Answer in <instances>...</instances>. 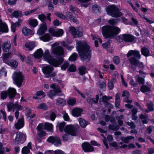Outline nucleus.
<instances>
[{
    "instance_id": "obj_60",
    "label": "nucleus",
    "mask_w": 154,
    "mask_h": 154,
    "mask_svg": "<svg viewBox=\"0 0 154 154\" xmlns=\"http://www.w3.org/2000/svg\"><path fill=\"white\" fill-rule=\"evenodd\" d=\"M76 102V100L75 99H69L68 101V103L70 105H72L74 104Z\"/></svg>"
},
{
    "instance_id": "obj_43",
    "label": "nucleus",
    "mask_w": 154,
    "mask_h": 154,
    "mask_svg": "<svg viewBox=\"0 0 154 154\" xmlns=\"http://www.w3.org/2000/svg\"><path fill=\"white\" fill-rule=\"evenodd\" d=\"M140 90L143 93L149 92L150 90L149 88L145 85H143L141 87Z\"/></svg>"
},
{
    "instance_id": "obj_44",
    "label": "nucleus",
    "mask_w": 154,
    "mask_h": 154,
    "mask_svg": "<svg viewBox=\"0 0 154 154\" xmlns=\"http://www.w3.org/2000/svg\"><path fill=\"white\" fill-rule=\"evenodd\" d=\"M25 46L30 50H32L35 47L34 44L33 43H26L25 44Z\"/></svg>"
},
{
    "instance_id": "obj_32",
    "label": "nucleus",
    "mask_w": 154,
    "mask_h": 154,
    "mask_svg": "<svg viewBox=\"0 0 154 154\" xmlns=\"http://www.w3.org/2000/svg\"><path fill=\"white\" fill-rule=\"evenodd\" d=\"M43 53L42 51L41 48H40L35 52L34 54V57L37 58H40L42 56Z\"/></svg>"
},
{
    "instance_id": "obj_16",
    "label": "nucleus",
    "mask_w": 154,
    "mask_h": 154,
    "mask_svg": "<svg viewBox=\"0 0 154 154\" xmlns=\"http://www.w3.org/2000/svg\"><path fill=\"white\" fill-rule=\"evenodd\" d=\"M69 32L74 36L77 35L79 37H81L82 35V32L79 29H75L74 27H72L70 28Z\"/></svg>"
},
{
    "instance_id": "obj_63",
    "label": "nucleus",
    "mask_w": 154,
    "mask_h": 154,
    "mask_svg": "<svg viewBox=\"0 0 154 154\" xmlns=\"http://www.w3.org/2000/svg\"><path fill=\"white\" fill-rule=\"evenodd\" d=\"M113 60L114 63L117 64H119L120 62L119 58L117 56L114 57L113 58Z\"/></svg>"
},
{
    "instance_id": "obj_28",
    "label": "nucleus",
    "mask_w": 154,
    "mask_h": 154,
    "mask_svg": "<svg viewBox=\"0 0 154 154\" xmlns=\"http://www.w3.org/2000/svg\"><path fill=\"white\" fill-rule=\"evenodd\" d=\"M22 20L19 19L17 22H16L15 23H12L11 26V29L12 31L13 32H14L15 31L16 27L17 26H20L21 24Z\"/></svg>"
},
{
    "instance_id": "obj_49",
    "label": "nucleus",
    "mask_w": 154,
    "mask_h": 154,
    "mask_svg": "<svg viewBox=\"0 0 154 154\" xmlns=\"http://www.w3.org/2000/svg\"><path fill=\"white\" fill-rule=\"evenodd\" d=\"M102 99L103 102L105 103L106 105L109 106L110 105V103H109L108 101L109 100L108 97L106 96H104L102 97Z\"/></svg>"
},
{
    "instance_id": "obj_26",
    "label": "nucleus",
    "mask_w": 154,
    "mask_h": 154,
    "mask_svg": "<svg viewBox=\"0 0 154 154\" xmlns=\"http://www.w3.org/2000/svg\"><path fill=\"white\" fill-rule=\"evenodd\" d=\"M22 32L24 35L26 36L33 35L34 33L33 31L28 29L26 27H23L22 29Z\"/></svg>"
},
{
    "instance_id": "obj_39",
    "label": "nucleus",
    "mask_w": 154,
    "mask_h": 154,
    "mask_svg": "<svg viewBox=\"0 0 154 154\" xmlns=\"http://www.w3.org/2000/svg\"><path fill=\"white\" fill-rule=\"evenodd\" d=\"M79 73L81 75L85 74L86 68L85 66H82L78 69Z\"/></svg>"
},
{
    "instance_id": "obj_24",
    "label": "nucleus",
    "mask_w": 154,
    "mask_h": 154,
    "mask_svg": "<svg viewBox=\"0 0 154 154\" xmlns=\"http://www.w3.org/2000/svg\"><path fill=\"white\" fill-rule=\"evenodd\" d=\"M83 110L82 109L79 108H76L73 109L72 111V115L75 117H79L81 116Z\"/></svg>"
},
{
    "instance_id": "obj_41",
    "label": "nucleus",
    "mask_w": 154,
    "mask_h": 154,
    "mask_svg": "<svg viewBox=\"0 0 154 154\" xmlns=\"http://www.w3.org/2000/svg\"><path fill=\"white\" fill-rule=\"evenodd\" d=\"M109 128L114 131H117L119 128V126L116 124L110 125L109 126Z\"/></svg>"
},
{
    "instance_id": "obj_30",
    "label": "nucleus",
    "mask_w": 154,
    "mask_h": 154,
    "mask_svg": "<svg viewBox=\"0 0 154 154\" xmlns=\"http://www.w3.org/2000/svg\"><path fill=\"white\" fill-rule=\"evenodd\" d=\"M134 137L132 136H127V137H122L121 140L124 143H128L130 142V140L134 139Z\"/></svg>"
},
{
    "instance_id": "obj_35",
    "label": "nucleus",
    "mask_w": 154,
    "mask_h": 154,
    "mask_svg": "<svg viewBox=\"0 0 154 154\" xmlns=\"http://www.w3.org/2000/svg\"><path fill=\"white\" fill-rule=\"evenodd\" d=\"M40 39L44 42L49 41L51 39V37L48 33H46L40 37Z\"/></svg>"
},
{
    "instance_id": "obj_4",
    "label": "nucleus",
    "mask_w": 154,
    "mask_h": 154,
    "mask_svg": "<svg viewBox=\"0 0 154 154\" xmlns=\"http://www.w3.org/2000/svg\"><path fill=\"white\" fill-rule=\"evenodd\" d=\"M43 55L44 60L55 67H57L61 65L64 61V59L62 57H59L56 58L52 57L48 50H46Z\"/></svg>"
},
{
    "instance_id": "obj_58",
    "label": "nucleus",
    "mask_w": 154,
    "mask_h": 154,
    "mask_svg": "<svg viewBox=\"0 0 154 154\" xmlns=\"http://www.w3.org/2000/svg\"><path fill=\"white\" fill-rule=\"evenodd\" d=\"M108 86L109 87L110 90H112L114 87V85L112 81L108 80Z\"/></svg>"
},
{
    "instance_id": "obj_48",
    "label": "nucleus",
    "mask_w": 154,
    "mask_h": 154,
    "mask_svg": "<svg viewBox=\"0 0 154 154\" xmlns=\"http://www.w3.org/2000/svg\"><path fill=\"white\" fill-rule=\"evenodd\" d=\"M55 14L58 17L63 19H67V17L65 16L62 13H59L57 12H55Z\"/></svg>"
},
{
    "instance_id": "obj_37",
    "label": "nucleus",
    "mask_w": 154,
    "mask_h": 154,
    "mask_svg": "<svg viewBox=\"0 0 154 154\" xmlns=\"http://www.w3.org/2000/svg\"><path fill=\"white\" fill-rule=\"evenodd\" d=\"M66 103L65 100L63 98H59L57 100L56 104L57 105L62 106L65 105Z\"/></svg>"
},
{
    "instance_id": "obj_23",
    "label": "nucleus",
    "mask_w": 154,
    "mask_h": 154,
    "mask_svg": "<svg viewBox=\"0 0 154 154\" xmlns=\"http://www.w3.org/2000/svg\"><path fill=\"white\" fill-rule=\"evenodd\" d=\"M8 31V29L7 24L2 22V20H0V32H7Z\"/></svg>"
},
{
    "instance_id": "obj_64",
    "label": "nucleus",
    "mask_w": 154,
    "mask_h": 154,
    "mask_svg": "<svg viewBox=\"0 0 154 154\" xmlns=\"http://www.w3.org/2000/svg\"><path fill=\"white\" fill-rule=\"evenodd\" d=\"M110 41H109L104 44L102 45L103 47L105 48H107L110 46Z\"/></svg>"
},
{
    "instance_id": "obj_8",
    "label": "nucleus",
    "mask_w": 154,
    "mask_h": 154,
    "mask_svg": "<svg viewBox=\"0 0 154 154\" xmlns=\"http://www.w3.org/2000/svg\"><path fill=\"white\" fill-rule=\"evenodd\" d=\"M50 87L51 88L53 89L49 91L48 95L51 99H53L54 96L57 95L60 96L62 95L59 93H61V91L60 87L58 86H56L54 84H53L51 85Z\"/></svg>"
},
{
    "instance_id": "obj_22",
    "label": "nucleus",
    "mask_w": 154,
    "mask_h": 154,
    "mask_svg": "<svg viewBox=\"0 0 154 154\" xmlns=\"http://www.w3.org/2000/svg\"><path fill=\"white\" fill-rule=\"evenodd\" d=\"M66 16L67 18L68 17L70 20L74 23H78V21L77 19V18L78 17V15H77L75 17L73 16L71 12H68L66 13Z\"/></svg>"
},
{
    "instance_id": "obj_14",
    "label": "nucleus",
    "mask_w": 154,
    "mask_h": 154,
    "mask_svg": "<svg viewBox=\"0 0 154 154\" xmlns=\"http://www.w3.org/2000/svg\"><path fill=\"white\" fill-rule=\"evenodd\" d=\"M48 142L52 144L55 143L56 146H58L61 144V141L60 138L57 137H54L51 136L47 140Z\"/></svg>"
},
{
    "instance_id": "obj_55",
    "label": "nucleus",
    "mask_w": 154,
    "mask_h": 154,
    "mask_svg": "<svg viewBox=\"0 0 154 154\" xmlns=\"http://www.w3.org/2000/svg\"><path fill=\"white\" fill-rule=\"evenodd\" d=\"M69 63L68 62L65 61L64 63L61 66V69L63 70H65L68 67Z\"/></svg>"
},
{
    "instance_id": "obj_47",
    "label": "nucleus",
    "mask_w": 154,
    "mask_h": 154,
    "mask_svg": "<svg viewBox=\"0 0 154 154\" xmlns=\"http://www.w3.org/2000/svg\"><path fill=\"white\" fill-rule=\"evenodd\" d=\"M30 152L29 149L26 146L23 147L22 150V152L23 154H27Z\"/></svg>"
},
{
    "instance_id": "obj_45",
    "label": "nucleus",
    "mask_w": 154,
    "mask_h": 154,
    "mask_svg": "<svg viewBox=\"0 0 154 154\" xmlns=\"http://www.w3.org/2000/svg\"><path fill=\"white\" fill-rule=\"evenodd\" d=\"M77 56V54L73 53L69 57V60L71 61H75L76 60Z\"/></svg>"
},
{
    "instance_id": "obj_17",
    "label": "nucleus",
    "mask_w": 154,
    "mask_h": 154,
    "mask_svg": "<svg viewBox=\"0 0 154 154\" xmlns=\"http://www.w3.org/2000/svg\"><path fill=\"white\" fill-rule=\"evenodd\" d=\"M82 148L85 152H90L94 151V149L88 142H84L82 145Z\"/></svg>"
},
{
    "instance_id": "obj_56",
    "label": "nucleus",
    "mask_w": 154,
    "mask_h": 154,
    "mask_svg": "<svg viewBox=\"0 0 154 154\" xmlns=\"http://www.w3.org/2000/svg\"><path fill=\"white\" fill-rule=\"evenodd\" d=\"M147 106L150 111H153L154 110L153 108V104L152 103L147 104Z\"/></svg>"
},
{
    "instance_id": "obj_53",
    "label": "nucleus",
    "mask_w": 154,
    "mask_h": 154,
    "mask_svg": "<svg viewBox=\"0 0 154 154\" xmlns=\"http://www.w3.org/2000/svg\"><path fill=\"white\" fill-rule=\"evenodd\" d=\"M56 117V115L55 113H54V112H50V119L51 120L54 121L55 120Z\"/></svg>"
},
{
    "instance_id": "obj_52",
    "label": "nucleus",
    "mask_w": 154,
    "mask_h": 154,
    "mask_svg": "<svg viewBox=\"0 0 154 154\" xmlns=\"http://www.w3.org/2000/svg\"><path fill=\"white\" fill-rule=\"evenodd\" d=\"M38 109H42L44 110H47V107L46 105L44 103H42L39 106L37 107Z\"/></svg>"
},
{
    "instance_id": "obj_59",
    "label": "nucleus",
    "mask_w": 154,
    "mask_h": 154,
    "mask_svg": "<svg viewBox=\"0 0 154 154\" xmlns=\"http://www.w3.org/2000/svg\"><path fill=\"white\" fill-rule=\"evenodd\" d=\"M76 70L75 66L73 64L70 66L68 69V70L70 72H75Z\"/></svg>"
},
{
    "instance_id": "obj_36",
    "label": "nucleus",
    "mask_w": 154,
    "mask_h": 154,
    "mask_svg": "<svg viewBox=\"0 0 154 154\" xmlns=\"http://www.w3.org/2000/svg\"><path fill=\"white\" fill-rule=\"evenodd\" d=\"M120 20V19L119 18L112 19L108 20V23L110 25H115L118 23Z\"/></svg>"
},
{
    "instance_id": "obj_12",
    "label": "nucleus",
    "mask_w": 154,
    "mask_h": 154,
    "mask_svg": "<svg viewBox=\"0 0 154 154\" xmlns=\"http://www.w3.org/2000/svg\"><path fill=\"white\" fill-rule=\"evenodd\" d=\"M48 31L52 36L56 37L61 36L63 35L64 32L63 30L61 29L55 30L52 28L49 29Z\"/></svg>"
},
{
    "instance_id": "obj_61",
    "label": "nucleus",
    "mask_w": 154,
    "mask_h": 154,
    "mask_svg": "<svg viewBox=\"0 0 154 154\" xmlns=\"http://www.w3.org/2000/svg\"><path fill=\"white\" fill-rule=\"evenodd\" d=\"M139 83L143 85L144 84V79L142 77H139L137 78L136 80Z\"/></svg>"
},
{
    "instance_id": "obj_18",
    "label": "nucleus",
    "mask_w": 154,
    "mask_h": 154,
    "mask_svg": "<svg viewBox=\"0 0 154 154\" xmlns=\"http://www.w3.org/2000/svg\"><path fill=\"white\" fill-rule=\"evenodd\" d=\"M122 96L124 97L123 100L125 102L128 103H131L132 102L131 100H129V98L130 96L129 92L127 91H123Z\"/></svg>"
},
{
    "instance_id": "obj_54",
    "label": "nucleus",
    "mask_w": 154,
    "mask_h": 154,
    "mask_svg": "<svg viewBox=\"0 0 154 154\" xmlns=\"http://www.w3.org/2000/svg\"><path fill=\"white\" fill-rule=\"evenodd\" d=\"M14 104L13 103H8L7 104L8 111L11 110L13 107H14Z\"/></svg>"
},
{
    "instance_id": "obj_34",
    "label": "nucleus",
    "mask_w": 154,
    "mask_h": 154,
    "mask_svg": "<svg viewBox=\"0 0 154 154\" xmlns=\"http://www.w3.org/2000/svg\"><path fill=\"white\" fill-rule=\"evenodd\" d=\"M22 15V13L19 11H14L12 14H11L10 16L12 18L14 17L17 18L19 17H21Z\"/></svg>"
},
{
    "instance_id": "obj_3",
    "label": "nucleus",
    "mask_w": 154,
    "mask_h": 154,
    "mask_svg": "<svg viewBox=\"0 0 154 154\" xmlns=\"http://www.w3.org/2000/svg\"><path fill=\"white\" fill-rule=\"evenodd\" d=\"M102 31L105 38H112L119 33L120 29L117 27L108 25L103 26Z\"/></svg>"
},
{
    "instance_id": "obj_9",
    "label": "nucleus",
    "mask_w": 154,
    "mask_h": 154,
    "mask_svg": "<svg viewBox=\"0 0 154 154\" xmlns=\"http://www.w3.org/2000/svg\"><path fill=\"white\" fill-rule=\"evenodd\" d=\"M54 70V68L52 66L50 65L47 66L42 68V71L43 73L45 75V77L46 78L49 77H53L56 75L55 72H52Z\"/></svg>"
},
{
    "instance_id": "obj_57",
    "label": "nucleus",
    "mask_w": 154,
    "mask_h": 154,
    "mask_svg": "<svg viewBox=\"0 0 154 154\" xmlns=\"http://www.w3.org/2000/svg\"><path fill=\"white\" fill-rule=\"evenodd\" d=\"M65 123L63 122L59 124V128L61 132L63 131L64 127L65 125Z\"/></svg>"
},
{
    "instance_id": "obj_21",
    "label": "nucleus",
    "mask_w": 154,
    "mask_h": 154,
    "mask_svg": "<svg viewBox=\"0 0 154 154\" xmlns=\"http://www.w3.org/2000/svg\"><path fill=\"white\" fill-rule=\"evenodd\" d=\"M99 100V96L97 95L95 98L88 97L87 98V101L90 105H92L94 103H97Z\"/></svg>"
},
{
    "instance_id": "obj_5",
    "label": "nucleus",
    "mask_w": 154,
    "mask_h": 154,
    "mask_svg": "<svg viewBox=\"0 0 154 154\" xmlns=\"http://www.w3.org/2000/svg\"><path fill=\"white\" fill-rule=\"evenodd\" d=\"M106 11L108 14L113 17H120L122 15L119 9L113 5L108 6Z\"/></svg>"
},
{
    "instance_id": "obj_62",
    "label": "nucleus",
    "mask_w": 154,
    "mask_h": 154,
    "mask_svg": "<svg viewBox=\"0 0 154 154\" xmlns=\"http://www.w3.org/2000/svg\"><path fill=\"white\" fill-rule=\"evenodd\" d=\"M38 135L40 137H41L45 136L46 133L45 132L42 130L38 131Z\"/></svg>"
},
{
    "instance_id": "obj_46",
    "label": "nucleus",
    "mask_w": 154,
    "mask_h": 154,
    "mask_svg": "<svg viewBox=\"0 0 154 154\" xmlns=\"http://www.w3.org/2000/svg\"><path fill=\"white\" fill-rule=\"evenodd\" d=\"M11 65V66L14 68H17V66L18 65V63L15 60H11L10 62H9V64Z\"/></svg>"
},
{
    "instance_id": "obj_11",
    "label": "nucleus",
    "mask_w": 154,
    "mask_h": 154,
    "mask_svg": "<svg viewBox=\"0 0 154 154\" xmlns=\"http://www.w3.org/2000/svg\"><path fill=\"white\" fill-rule=\"evenodd\" d=\"M57 43L54 44L52 49V53L57 55L60 56L63 55L64 51L63 48L61 46H58L55 47L57 45Z\"/></svg>"
},
{
    "instance_id": "obj_29",
    "label": "nucleus",
    "mask_w": 154,
    "mask_h": 154,
    "mask_svg": "<svg viewBox=\"0 0 154 154\" xmlns=\"http://www.w3.org/2000/svg\"><path fill=\"white\" fill-rule=\"evenodd\" d=\"M2 46L3 49L4 51L6 52H9L11 47V45L10 42H6L4 43Z\"/></svg>"
},
{
    "instance_id": "obj_19",
    "label": "nucleus",
    "mask_w": 154,
    "mask_h": 154,
    "mask_svg": "<svg viewBox=\"0 0 154 154\" xmlns=\"http://www.w3.org/2000/svg\"><path fill=\"white\" fill-rule=\"evenodd\" d=\"M51 13L48 14L47 17L44 14H39L38 15V18L42 22V23H45V21L47 19L49 21H51Z\"/></svg>"
},
{
    "instance_id": "obj_27",
    "label": "nucleus",
    "mask_w": 154,
    "mask_h": 154,
    "mask_svg": "<svg viewBox=\"0 0 154 154\" xmlns=\"http://www.w3.org/2000/svg\"><path fill=\"white\" fill-rule=\"evenodd\" d=\"M11 54L10 53L5 54H4L3 59L4 62L5 63L9 65V62L8 61V60L11 58Z\"/></svg>"
},
{
    "instance_id": "obj_31",
    "label": "nucleus",
    "mask_w": 154,
    "mask_h": 154,
    "mask_svg": "<svg viewBox=\"0 0 154 154\" xmlns=\"http://www.w3.org/2000/svg\"><path fill=\"white\" fill-rule=\"evenodd\" d=\"M79 121L80 126L83 128H85L89 124L88 122L81 118H79Z\"/></svg>"
},
{
    "instance_id": "obj_20",
    "label": "nucleus",
    "mask_w": 154,
    "mask_h": 154,
    "mask_svg": "<svg viewBox=\"0 0 154 154\" xmlns=\"http://www.w3.org/2000/svg\"><path fill=\"white\" fill-rule=\"evenodd\" d=\"M122 36L124 40L126 42H131L134 40V37L129 34H123Z\"/></svg>"
},
{
    "instance_id": "obj_51",
    "label": "nucleus",
    "mask_w": 154,
    "mask_h": 154,
    "mask_svg": "<svg viewBox=\"0 0 154 154\" xmlns=\"http://www.w3.org/2000/svg\"><path fill=\"white\" fill-rule=\"evenodd\" d=\"M126 123L128 125L130 126L132 129H134L136 127V125L133 122H126Z\"/></svg>"
},
{
    "instance_id": "obj_10",
    "label": "nucleus",
    "mask_w": 154,
    "mask_h": 154,
    "mask_svg": "<svg viewBox=\"0 0 154 154\" xmlns=\"http://www.w3.org/2000/svg\"><path fill=\"white\" fill-rule=\"evenodd\" d=\"M64 131L68 134L74 136L78 135V131L76 127L73 125H69L65 126Z\"/></svg>"
},
{
    "instance_id": "obj_2",
    "label": "nucleus",
    "mask_w": 154,
    "mask_h": 154,
    "mask_svg": "<svg viewBox=\"0 0 154 154\" xmlns=\"http://www.w3.org/2000/svg\"><path fill=\"white\" fill-rule=\"evenodd\" d=\"M133 55L134 57H132L128 59L131 64L136 66H137L140 68H143V63L137 59V58H140L141 55L139 52L137 50H130L129 51L126 56L128 57H129Z\"/></svg>"
},
{
    "instance_id": "obj_50",
    "label": "nucleus",
    "mask_w": 154,
    "mask_h": 154,
    "mask_svg": "<svg viewBox=\"0 0 154 154\" xmlns=\"http://www.w3.org/2000/svg\"><path fill=\"white\" fill-rule=\"evenodd\" d=\"M100 7L99 6H98L97 5H93L92 7V10L94 12H99V10L100 9Z\"/></svg>"
},
{
    "instance_id": "obj_38",
    "label": "nucleus",
    "mask_w": 154,
    "mask_h": 154,
    "mask_svg": "<svg viewBox=\"0 0 154 154\" xmlns=\"http://www.w3.org/2000/svg\"><path fill=\"white\" fill-rule=\"evenodd\" d=\"M29 23L31 26L35 27L38 25V22L36 19H31L29 21Z\"/></svg>"
},
{
    "instance_id": "obj_1",
    "label": "nucleus",
    "mask_w": 154,
    "mask_h": 154,
    "mask_svg": "<svg viewBox=\"0 0 154 154\" xmlns=\"http://www.w3.org/2000/svg\"><path fill=\"white\" fill-rule=\"evenodd\" d=\"M76 49L83 61L88 62L91 57V50L86 43L76 40Z\"/></svg>"
},
{
    "instance_id": "obj_13",
    "label": "nucleus",
    "mask_w": 154,
    "mask_h": 154,
    "mask_svg": "<svg viewBox=\"0 0 154 154\" xmlns=\"http://www.w3.org/2000/svg\"><path fill=\"white\" fill-rule=\"evenodd\" d=\"M26 136L25 134L21 132H18L16 134L14 143L15 144H18L21 141L26 140Z\"/></svg>"
},
{
    "instance_id": "obj_15",
    "label": "nucleus",
    "mask_w": 154,
    "mask_h": 154,
    "mask_svg": "<svg viewBox=\"0 0 154 154\" xmlns=\"http://www.w3.org/2000/svg\"><path fill=\"white\" fill-rule=\"evenodd\" d=\"M47 30V26L46 23H42L39 25V28L37 33L39 35L44 34Z\"/></svg>"
},
{
    "instance_id": "obj_33",
    "label": "nucleus",
    "mask_w": 154,
    "mask_h": 154,
    "mask_svg": "<svg viewBox=\"0 0 154 154\" xmlns=\"http://www.w3.org/2000/svg\"><path fill=\"white\" fill-rule=\"evenodd\" d=\"M110 145L111 146L115 147L116 149H117L118 148L125 149L128 146V145L126 144H124L122 146H118L117 144L115 142H113L110 143Z\"/></svg>"
},
{
    "instance_id": "obj_40",
    "label": "nucleus",
    "mask_w": 154,
    "mask_h": 154,
    "mask_svg": "<svg viewBox=\"0 0 154 154\" xmlns=\"http://www.w3.org/2000/svg\"><path fill=\"white\" fill-rule=\"evenodd\" d=\"M141 52L142 54L146 57L148 56L149 54V50L145 47H143L142 48Z\"/></svg>"
},
{
    "instance_id": "obj_7",
    "label": "nucleus",
    "mask_w": 154,
    "mask_h": 154,
    "mask_svg": "<svg viewBox=\"0 0 154 154\" xmlns=\"http://www.w3.org/2000/svg\"><path fill=\"white\" fill-rule=\"evenodd\" d=\"M16 94L15 89L12 88H9L7 91H3L1 92V98L2 99H6L8 95L10 98L14 97Z\"/></svg>"
},
{
    "instance_id": "obj_25",
    "label": "nucleus",
    "mask_w": 154,
    "mask_h": 154,
    "mask_svg": "<svg viewBox=\"0 0 154 154\" xmlns=\"http://www.w3.org/2000/svg\"><path fill=\"white\" fill-rule=\"evenodd\" d=\"M24 125V118L22 117L19 119L17 122L15 124V128L17 129L22 128Z\"/></svg>"
},
{
    "instance_id": "obj_6",
    "label": "nucleus",
    "mask_w": 154,
    "mask_h": 154,
    "mask_svg": "<svg viewBox=\"0 0 154 154\" xmlns=\"http://www.w3.org/2000/svg\"><path fill=\"white\" fill-rule=\"evenodd\" d=\"M13 78L14 83H15L18 87H20L24 79V77L20 72H16L13 75Z\"/></svg>"
},
{
    "instance_id": "obj_42",
    "label": "nucleus",
    "mask_w": 154,
    "mask_h": 154,
    "mask_svg": "<svg viewBox=\"0 0 154 154\" xmlns=\"http://www.w3.org/2000/svg\"><path fill=\"white\" fill-rule=\"evenodd\" d=\"M45 128L48 131H51L52 130L53 125L51 124L46 122L45 124Z\"/></svg>"
}]
</instances>
